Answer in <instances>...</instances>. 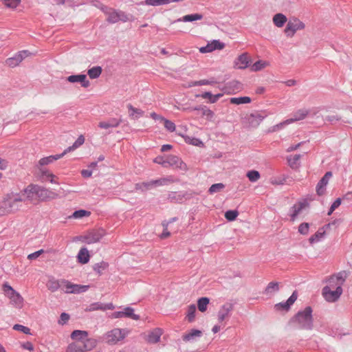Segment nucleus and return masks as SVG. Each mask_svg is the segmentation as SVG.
<instances>
[{"instance_id": "nucleus-1", "label": "nucleus", "mask_w": 352, "mask_h": 352, "mask_svg": "<svg viewBox=\"0 0 352 352\" xmlns=\"http://www.w3.org/2000/svg\"><path fill=\"white\" fill-rule=\"evenodd\" d=\"M311 307L307 306L304 310L298 311L289 321L299 329L311 331L314 329V318Z\"/></svg>"}, {"instance_id": "nucleus-40", "label": "nucleus", "mask_w": 352, "mask_h": 352, "mask_svg": "<svg viewBox=\"0 0 352 352\" xmlns=\"http://www.w3.org/2000/svg\"><path fill=\"white\" fill-rule=\"evenodd\" d=\"M230 103L234 104H241L250 103L252 100L248 96H242L239 98H231Z\"/></svg>"}, {"instance_id": "nucleus-39", "label": "nucleus", "mask_w": 352, "mask_h": 352, "mask_svg": "<svg viewBox=\"0 0 352 352\" xmlns=\"http://www.w3.org/2000/svg\"><path fill=\"white\" fill-rule=\"evenodd\" d=\"M210 302V299L207 297H201L197 300V307L201 312H205Z\"/></svg>"}, {"instance_id": "nucleus-45", "label": "nucleus", "mask_w": 352, "mask_h": 352, "mask_svg": "<svg viewBox=\"0 0 352 352\" xmlns=\"http://www.w3.org/2000/svg\"><path fill=\"white\" fill-rule=\"evenodd\" d=\"M184 138L185 142L187 144H192L197 146H203L204 144L201 140H200L198 138L190 137L188 135L183 136Z\"/></svg>"}, {"instance_id": "nucleus-41", "label": "nucleus", "mask_w": 352, "mask_h": 352, "mask_svg": "<svg viewBox=\"0 0 352 352\" xmlns=\"http://www.w3.org/2000/svg\"><path fill=\"white\" fill-rule=\"evenodd\" d=\"M196 306L192 304L188 307L186 318L189 322H192L195 318Z\"/></svg>"}, {"instance_id": "nucleus-51", "label": "nucleus", "mask_w": 352, "mask_h": 352, "mask_svg": "<svg viewBox=\"0 0 352 352\" xmlns=\"http://www.w3.org/2000/svg\"><path fill=\"white\" fill-rule=\"evenodd\" d=\"M246 176L252 182H256L261 177L259 172L255 170L248 171Z\"/></svg>"}, {"instance_id": "nucleus-6", "label": "nucleus", "mask_w": 352, "mask_h": 352, "mask_svg": "<svg viewBox=\"0 0 352 352\" xmlns=\"http://www.w3.org/2000/svg\"><path fill=\"white\" fill-rule=\"evenodd\" d=\"M24 192L27 195L28 197H32V196L35 195L36 197L43 200L47 197H49V193L50 192L45 188L34 184L29 185L24 190Z\"/></svg>"}, {"instance_id": "nucleus-15", "label": "nucleus", "mask_w": 352, "mask_h": 352, "mask_svg": "<svg viewBox=\"0 0 352 352\" xmlns=\"http://www.w3.org/2000/svg\"><path fill=\"white\" fill-rule=\"evenodd\" d=\"M298 298V292L296 290L294 291L292 294L289 296V298L287 300L286 302H279L275 305V308L276 310H285L289 311L290 309L291 306L295 302Z\"/></svg>"}, {"instance_id": "nucleus-60", "label": "nucleus", "mask_w": 352, "mask_h": 352, "mask_svg": "<svg viewBox=\"0 0 352 352\" xmlns=\"http://www.w3.org/2000/svg\"><path fill=\"white\" fill-rule=\"evenodd\" d=\"M164 127L170 132H173L175 130V124L172 121L164 118L163 120Z\"/></svg>"}, {"instance_id": "nucleus-18", "label": "nucleus", "mask_w": 352, "mask_h": 352, "mask_svg": "<svg viewBox=\"0 0 352 352\" xmlns=\"http://www.w3.org/2000/svg\"><path fill=\"white\" fill-rule=\"evenodd\" d=\"M163 331L162 329L155 328L148 333L146 340L149 344L157 343Z\"/></svg>"}, {"instance_id": "nucleus-44", "label": "nucleus", "mask_w": 352, "mask_h": 352, "mask_svg": "<svg viewBox=\"0 0 352 352\" xmlns=\"http://www.w3.org/2000/svg\"><path fill=\"white\" fill-rule=\"evenodd\" d=\"M124 317L130 318L135 320L140 319V316L134 314V309L131 307H126L124 309Z\"/></svg>"}, {"instance_id": "nucleus-25", "label": "nucleus", "mask_w": 352, "mask_h": 352, "mask_svg": "<svg viewBox=\"0 0 352 352\" xmlns=\"http://www.w3.org/2000/svg\"><path fill=\"white\" fill-rule=\"evenodd\" d=\"M202 332L200 330L192 329L188 333L182 336V340L184 342H190L194 340L197 337H201Z\"/></svg>"}, {"instance_id": "nucleus-13", "label": "nucleus", "mask_w": 352, "mask_h": 352, "mask_svg": "<svg viewBox=\"0 0 352 352\" xmlns=\"http://www.w3.org/2000/svg\"><path fill=\"white\" fill-rule=\"evenodd\" d=\"M267 116V113L264 111H256L251 113L247 118L249 125L252 127L258 126Z\"/></svg>"}, {"instance_id": "nucleus-34", "label": "nucleus", "mask_w": 352, "mask_h": 352, "mask_svg": "<svg viewBox=\"0 0 352 352\" xmlns=\"http://www.w3.org/2000/svg\"><path fill=\"white\" fill-rule=\"evenodd\" d=\"M61 287V280H56L54 278H50L47 283V287L48 288L49 290H50L52 292L57 291Z\"/></svg>"}, {"instance_id": "nucleus-24", "label": "nucleus", "mask_w": 352, "mask_h": 352, "mask_svg": "<svg viewBox=\"0 0 352 352\" xmlns=\"http://www.w3.org/2000/svg\"><path fill=\"white\" fill-rule=\"evenodd\" d=\"M222 96H223L222 94H217L213 95L210 91H206L202 94L196 95L197 98L201 97L204 99H209V102L212 104L215 103Z\"/></svg>"}, {"instance_id": "nucleus-50", "label": "nucleus", "mask_w": 352, "mask_h": 352, "mask_svg": "<svg viewBox=\"0 0 352 352\" xmlns=\"http://www.w3.org/2000/svg\"><path fill=\"white\" fill-rule=\"evenodd\" d=\"M224 188H225V185L222 183L214 184L209 188L208 192L212 195V194L220 192Z\"/></svg>"}, {"instance_id": "nucleus-53", "label": "nucleus", "mask_w": 352, "mask_h": 352, "mask_svg": "<svg viewBox=\"0 0 352 352\" xmlns=\"http://www.w3.org/2000/svg\"><path fill=\"white\" fill-rule=\"evenodd\" d=\"M336 279V283H334V285L338 286V285L340 283H342V285H343V283L344 282L345 279L346 278L347 274L345 271L339 272L336 276H333Z\"/></svg>"}, {"instance_id": "nucleus-47", "label": "nucleus", "mask_w": 352, "mask_h": 352, "mask_svg": "<svg viewBox=\"0 0 352 352\" xmlns=\"http://www.w3.org/2000/svg\"><path fill=\"white\" fill-rule=\"evenodd\" d=\"M324 234H325V231L321 232L320 230H319L314 234L311 235L309 237V241L311 244L316 243V242L319 241L320 239L321 238H322Z\"/></svg>"}, {"instance_id": "nucleus-35", "label": "nucleus", "mask_w": 352, "mask_h": 352, "mask_svg": "<svg viewBox=\"0 0 352 352\" xmlns=\"http://www.w3.org/2000/svg\"><path fill=\"white\" fill-rule=\"evenodd\" d=\"M287 19L285 15L282 13L276 14L273 17V22L278 28H281L287 22Z\"/></svg>"}, {"instance_id": "nucleus-55", "label": "nucleus", "mask_w": 352, "mask_h": 352, "mask_svg": "<svg viewBox=\"0 0 352 352\" xmlns=\"http://www.w3.org/2000/svg\"><path fill=\"white\" fill-rule=\"evenodd\" d=\"M211 47L212 51L216 50H222L225 47V44L219 40H213L211 43H209Z\"/></svg>"}, {"instance_id": "nucleus-61", "label": "nucleus", "mask_w": 352, "mask_h": 352, "mask_svg": "<svg viewBox=\"0 0 352 352\" xmlns=\"http://www.w3.org/2000/svg\"><path fill=\"white\" fill-rule=\"evenodd\" d=\"M173 179L168 178H160L159 179L152 180L153 186L166 185L168 182H172Z\"/></svg>"}, {"instance_id": "nucleus-26", "label": "nucleus", "mask_w": 352, "mask_h": 352, "mask_svg": "<svg viewBox=\"0 0 352 352\" xmlns=\"http://www.w3.org/2000/svg\"><path fill=\"white\" fill-rule=\"evenodd\" d=\"M40 179L41 181H49L52 184H58V182L54 179L56 176L53 173H50L48 170L40 169Z\"/></svg>"}, {"instance_id": "nucleus-23", "label": "nucleus", "mask_w": 352, "mask_h": 352, "mask_svg": "<svg viewBox=\"0 0 352 352\" xmlns=\"http://www.w3.org/2000/svg\"><path fill=\"white\" fill-rule=\"evenodd\" d=\"M88 336V332L82 330H74L71 333V338L76 340V342H84Z\"/></svg>"}, {"instance_id": "nucleus-64", "label": "nucleus", "mask_w": 352, "mask_h": 352, "mask_svg": "<svg viewBox=\"0 0 352 352\" xmlns=\"http://www.w3.org/2000/svg\"><path fill=\"white\" fill-rule=\"evenodd\" d=\"M341 120V117L338 115L327 116L325 118V120L331 123L338 122Z\"/></svg>"}, {"instance_id": "nucleus-30", "label": "nucleus", "mask_w": 352, "mask_h": 352, "mask_svg": "<svg viewBox=\"0 0 352 352\" xmlns=\"http://www.w3.org/2000/svg\"><path fill=\"white\" fill-rule=\"evenodd\" d=\"M89 258L88 250L86 248H81L77 256L78 261L81 264H86L89 262Z\"/></svg>"}, {"instance_id": "nucleus-20", "label": "nucleus", "mask_w": 352, "mask_h": 352, "mask_svg": "<svg viewBox=\"0 0 352 352\" xmlns=\"http://www.w3.org/2000/svg\"><path fill=\"white\" fill-rule=\"evenodd\" d=\"M103 12L108 16L107 21L109 23H116L119 21L118 11L105 7L102 8Z\"/></svg>"}, {"instance_id": "nucleus-62", "label": "nucleus", "mask_w": 352, "mask_h": 352, "mask_svg": "<svg viewBox=\"0 0 352 352\" xmlns=\"http://www.w3.org/2000/svg\"><path fill=\"white\" fill-rule=\"evenodd\" d=\"M6 6L11 8H15L19 4L21 0H3Z\"/></svg>"}, {"instance_id": "nucleus-8", "label": "nucleus", "mask_w": 352, "mask_h": 352, "mask_svg": "<svg viewBox=\"0 0 352 352\" xmlns=\"http://www.w3.org/2000/svg\"><path fill=\"white\" fill-rule=\"evenodd\" d=\"M219 89L226 94H233L240 91L243 89V85L238 80H232L231 81L222 83L219 86Z\"/></svg>"}, {"instance_id": "nucleus-58", "label": "nucleus", "mask_w": 352, "mask_h": 352, "mask_svg": "<svg viewBox=\"0 0 352 352\" xmlns=\"http://www.w3.org/2000/svg\"><path fill=\"white\" fill-rule=\"evenodd\" d=\"M3 290L6 296L8 297L16 292V291L8 283H5L3 285Z\"/></svg>"}, {"instance_id": "nucleus-2", "label": "nucleus", "mask_w": 352, "mask_h": 352, "mask_svg": "<svg viewBox=\"0 0 352 352\" xmlns=\"http://www.w3.org/2000/svg\"><path fill=\"white\" fill-rule=\"evenodd\" d=\"M25 199L18 193L7 194L0 203V208L4 212L8 213H14L19 210L21 207V203L25 201Z\"/></svg>"}, {"instance_id": "nucleus-10", "label": "nucleus", "mask_w": 352, "mask_h": 352, "mask_svg": "<svg viewBox=\"0 0 352 352\" xmlns=\"http://www.w3.org/2000/svg\"><path fill=\"white\" fill-rule=\"evenodd\" d=\"M236 302L232 301L226 302L219 309L217 317L219 322H223L231 316V312L234 310Z\"/></svg>"}, {"instance_id": "nucleus-14", "label": "nucleus", "mask_w": 352, "mask_h": 352, "mask_svg": "<svg viewBox=\"0 0 352 352\" xmlns=\"http://www.w3.org/2000/svg\"><path fill=\"white\" fill-rule=\"evenodd\" d=\"M332 176L331 171L327 172L319 180L316 185V193L319 196H322L324 194L326 190V186L329 182V179Z\"/></svg>"}, {"instance_id": "nucleus-37", "label": "nucleus", "mask_w": 352, "mask_h": 352, "mask_svg": "<svg viewBox=\"0 0 352 352\" xmlns=\"http://www.w3.org/2000/svg\"><path fill=\"white\" fill-rule=\"evenodd\" d=\"M85 142V138L82 135H80L77 140L74 142V144L67 147L63 152H66V154L70 151H74L75 149L80 147Z\"/></svg>"}, {"instance_id": "nucleus-54", "label": "nucleus", "mask_w": 352, "mask_h": 352, "mask_svg": "<svg viewBox=\"0 0 352 352\" xmlns=\"http://www.w3.org/2000/svg\"><path fill=\"white\" fill-rule=\"evenodd\" d=\"M61 283H62V286H63L65 288V292L66 293L72 294L71 292V291L74 289L76 284H73V283H70L69 281L65 280V279H61Z\"/></svg>"}, {"instance_id": "nucleus-38", "label": "nucleus", "mask_w": 352, "mask_h": 352, "mask_svg": "<svg viewBox=\"0 0 352 352\" xmlns=\"http://www.w3.org/2000/svg\"><path fill=\"white\" fill-rule=\"evenodd\" d=\"M194 111H201L202 116H205L208 119H212L214 115V112L206 106H197L192 109Z\"/></svg>"}, {"instance_id": "nucleus-33", "label": "nucleus", "mask_w": 352, "mask_h": 352, "mask_svg": "<svg viewBox=\"0 0 352 352\" xmlns=\"http://www.w3.org/2000/svg\"><path fill=\"white\" fill-rule=\"evenodd\" d=\"M82 343V347L83 348L84 352L89 351L94 349L97 345V340L94 338H86L84 342Z\"/></svg>"}, {"instance_id": "nucleus-17", "label": "nucleus", "mask_w": 352, "mask_h": 352, "mask_svg": "<svg viewBox=\"0 0 352 352\" xmlns=\"http://www.w3.org/2000/svg\"><path fill=\"white\" fill-rule=\"evenodd\" d=\"M67 80L72 83L80 82L81 86L85 88L90 85V82L87 80V76L82 74L69 76Z\"/></svg>"}, {"instance_id": "nucleus-7", "label": "nucleus", "mask_w": 352, "mask_h": 352, "mask_svg": "<svg viewBox=\"0 0 352 352\" xmlns=\"http://www.w3.org/2000/svg\"><path fill=\"white\" fill-rule=\"evenodd\" d=\"M106 232L104 229L93 230L87 232L85 235L81 236L82 242L87 244H92L99 242L100 240L105 235Z\"/></svg>"}, {"instance_id": "nucleus-5", "label": "nucleus", "mask_w": 352, "mask_h": 352, "mask_svg": "<svg viewBox=\"0 0 352 352\" xmlns=\"http://www.w3.org/2000/svg\"><path fill=\"white\" fill-rule=\"evenodd\" d=\"M128 333L129 331L126 329H113L107 333V342L109 344H116L118 342L124 339Z\"/></svg>"}, {"instance_id": "nucleus-52", "label": "nucleus", "mask_w": 352, "mask_h": 352, "mask_svg": "<svg viewBox=\"0 0 352 352\" xmlns=\"http://www.w3.org/2000/svg\"><path fill=\"white\" fill-rule=\"evenodd\" d=\"M239 215V212L236 210H230L225 212V218L229 221H234Z\"/></svg>"}, {"instance_id": "nucleus-36", "label": "nucleus", "mask_w": 352, "mask_h": 352, "mask_svg": "<svg viewBox=\"0 0 352 352\" xmlns=\"http://www.w3.org/2000/svg\"><path fill=\"white\" fill-rule=\"evenodd\" d=\"M102 69L100 66H94L87 70V75L91 79L98 78L102 74Z\"/></svg>"}, {"instance_id": "nucleus-31", "label": "nucleus", "mask_w": 352, "mask_h": 352, "mask_svg": "<svg viewBox=\"0 0 352 352\" xmlns=\"http://www.w3.org/2000/svg\"><path fill=\"white\" fill-rule=\"evenodd\" d=\"M308 113L309 111L306 109H299L294 113L293 118L287 120L286 122L292 123L295 121L302 120L307 116Z\"/></svg>"}, {"instance_id": "nucleus-28", "label": "nucleus", "mask_w": 352, "mask_h": 352, "mask_svg": "<svg viewBox=\"0 0 352 352\" xmlns=\"http://www.w3.org/2000/svg\"><path fill=\"white\" fill-rule=\"evenodd\" d=\"M127 108L129 111V117L133 120H138L140 117L143 116L144 111L140 109L134 107L131 104L127 105Z\"/></svg>"}, {"instance_id": "nucleus-56", "label": "nucleus", "mask_w": 352, "mask_h": 352, "mask_svg": "<svg viewBox=\"0 0 352 352\" xmlns=\"http://www.w3.org/2000/svg\"><path fill=\"white\" fill-rule=\"evenodd\" d=\"M73 290L71 291L73 294H80L82 292H85L89 287V285H77L74 286Z\"/></svg>"}, {"instance_id": "nucleus-11", "label": "nucleus", "mask_w": 352, "mask_h": 352, "mask_svg": "<svg viewBox=\"0 0 352 352\" xmlns=\"http://www.w3.org/2000/svg\"><path fill=\"white\" fill-rule=\"evenodd\" d=\"M31 53L28 50H22L15 54L12 57L8 58L6 60V63L10 67H14L25 58L30 56Z\"/></svg>"}, {"instance_id": "nucleus-19", "label": "nucleus", "mask_w": 352, "mask_h": 352, "mask_svg": "<svg viewBox=\"0 0 352 352\" xmlns=\"http://www.w3.org/2000/svg\"><path fill=\"white\" fill-rule=\"evenodd\" d=\"M250 60L247 53L239 56L234 61L235 67L238 69H245L249 66Z\"/></svg>"}, {"instance_id": "nucleus-57", "label": "nucleus", "mask_w": 352, "mask_h": 352, "mask_svg": "<svg viewBox=\"0 0 352 352\" xmlns=\"http://www.w3.org/2000/svg\"><path fill=\"white\" fill-rule=\"evenodd\" d=\"M309 223H302L298 226V232L302 235H307L309 233Z\"/></svg>"}, {"instance_id": "nucleus-27", "label": "nucleus", "mask_w": 352, "mask_h": 352, "mask_svg": "<svg viewBox=\"0 0 352 352\" xmlns=\"http://www.w3.org/2000/svg\"><path fill=\"white\" fill-rule=\"evenodd\" d=\"M204 16L199 13L190 14L184 16L178 19L175 22H193L198 20H201Z\"/></svg>"}, {"instance_id": "nucleus-29", "label": "nucleus", "mask_w": 352, "mask_h": 352, "mask_svg": "<svg viewBox=\"0 0 352 352\" xmlns=\"http://www.w3.org/2000/svg\"><path fill=\"white\" fill-rule=\"evenodd\" d=\"M302 155L300 154H296L294 156H288L287 157V162L290 168L292 169H297L300 166V160L301 158Z\"/></svg>"}, {"instance_id": "nucleus-9", "label": "nucleus", "mask_w": 352, "mask_h": 352, "mask_svg": "<svg viewBox=\"0 0 352 352\" xmlns=\"http://www.w3.org/2000/svg\"><path fill=\"white\" fill-rule=\"evenodd\" d=\"M166 168L173 167L184 171H186L188 170L186 163L176 155H170L166 156Z\"/></svg>"}, {"instance_id": "nucleus-16", "label": "nucleus", "mask_w": 352, "mask_h": 352, "mask_svg": "<svg viewBox=\"0 0 352 352\" xmlns=\"http://www.w3.org/2000/svg\"><path fill=\"white\" fill-rule=\"evenodd\" d=\"M190 196L187 192H170L168 195V200L170 203H182L184 200L190 199Z\"/></svg>"}, {"instance_id": "nucleus-3", "label": "nucleus", "mask_w": 352, "mask_h": 352, "mask_svg": "<svg viewBox=\"0 0 352 352\" xmlns=\"http://www.w3.org/2000/svg\"><path fill=\"white\" fill-rule=\"evenodd\" d=\"M328 283L329 285L323 287L322 294L327 302H336L342 294V283L337 284L338 286L334 285L336 279L333 276L329 278Z\"/></svg>"}, {"instance_id": "nucleus-4", "label": "nucleus", "mask_w": 352, "mask_h": 352, "mask_svg": "<svg viewBox=\"0 0 352 352\" xmlns=\"http://www.w3.org/2000/svg\"><path fill=\"white\" fill-rule=\"evenodd\" d=\"M305 25L296 17L289 19L285 29L287 37H293L297 30H303Z\"/></svg>"}, {"instance_id": "nucleus-48", "label": "nucleus", "mask_w": 352, "mask_h": 352, "mask_svg": "<svg viewBox=\"0 0 352 352\" xmlns=\"http://www.w3.org/2000/svg\"><path fill=\"white\" fill-rule=\"evenodd\" d=\"M91 212L89 211L85 210H78L73 212L72 216L70 217L74 218V219H80L84 217H88L89 216Z\"/></svg>"}, {"instance_id": "nucleus-32", "label": "nucleus", "mask_w": 352, "mask_h": 352, "mask_svg": "<svg viewBox=\"0 0 352 352\" xmlns=\"http://www.w3.org/2000/svg\"><path fill=\"white\" fill-rule=\"evenodd\" d=\"M8 298L10 299L11 303L16 307H22L23 298L17 292L10 295Z\"/></svg>"}, {"instance_id": "nucleus-49", "label": "nucleus", "mask_w": 352, "mask_h": 352, "mask_svg": "<svg viewBox=\"0 0 352 352\" xmlns=\"http://www.w3.org/2000/svg\"><path fill=\"white\" fill-rule=\"evenodd\" d=\"M267 65V63L266 61L259 60L252 65L251 69L254 72H258L265 68Z\"/></svg>"}, {"instance_id": "nucleus-22", "label": "nucleus", "mask_w": 352, "mask_h": 352, "mask_svg": "<svg viewBox=\"0 0 352 352\" xmlns=\"http://www.w3.org/2000/svg\"><path fill=\"white\" fill-rule=\"evenodd\" d=\"M66 154V152H63L60 154L50 155L48 157H43L38 161V166H43L52 163L54 161L57 160L63 157Z\"/></svg>"}, {"instance_id": "nucleus-46", "label": "nucleus", "mask_w": 352, "mask_h": 352, "mask_svg": "<svg viewBox=\"0 0 352 352\" xmlns=\"http://www.w3.org/2000/svg\"><path fill=\"white\" fill-rule=\"evenodd\" d=\"M109 267V264L107 262L102 261L97 263L94 265L93 270L98 274H101L102 271L106 270Z\"/></svg>"}, {"instance_id": "nucleus-59", "label": "nucleus", "mask_w": 352, "mask_h": 352, "mask_svg": "<svg viewBox=\"0 0 352 352\" xmlns=\"http://www.w3.org/2000/svg\"><path fill=\"white\" fill-rule=\"evenodd\" d=\"M13 329L16 331H20L25 334L31 335L30 329L21 324H14Z\"/></svg>"}, {"instance_id": "nucleus-21", "label": "nucleus", "mask_w": 352, "mask_h": 352, "mask_svg": "<svg viewBox=\"0 0 352 352\" xmlns=\"http://www.w3.org/2000/svg\"><path fill=\"white\" fill-rule=\"evenodd\" d=\"M122 122L121 119H117L115 118H111L107 121L100 122L98 124V126L101 129H109V128H114L118 127L120 124Z\"/></svg>"}, {"instance_id": "nucleus-42", "label": "nucleus", "mask_w": 352, "mask_h": 352, "mask_svg": "<svg viewBox=\"0 0 352 352\" xmlns=\"http://www.w3.org/2000/svg\"><path fill=\"white\" fill-rule=\"evenodd\" d=\"M81 342H73L68 345L66 352H84Z\"/></svg>"}, {"instance_id": "nucleus-63", "label": "nucleus", "mask_w": 352, "mask_h": 352, "mask_svg": "<svg viewBox=\"0 0 352 352\" xmlns=\"http://www.w3.org/2000/svg\"><path fill=\"white\" fill-rule=\"evenodd\" d=\"M69 315L67 313H62L58 320V324H64L69 320Z\"/></svg>"}, {"instance_id": "nucleus-43", "label": "nucleus", "mask_w": 352, "mask_h": 352, "mask_svg": "<svg viewBox=\"0 0 352 352\" xmlns=\"http://www.w3.org/2000/svg\"><path fill=\"white\" fill-rule=\"evenodd\" d=\"M279 290V283L278 282H270L267 285L264 293L265 294H272Z\"/></svg>"}, {"instance_id": "nucleus-12", "label": "nucleus", "mask_w": 352, "mask_h": 352, "mask_svg": "<svg viewBox=\"0 0 352 352\" xmlns=\"http://www.w3.org/2000/svg\"><path fill=\"white\" fill-rule=\"evenodd\" d=\"M309 204L307 199L298 201L290 208V219L292 221H294L300 212L306 207H309Z\"/></svg>"}]
</instances>
